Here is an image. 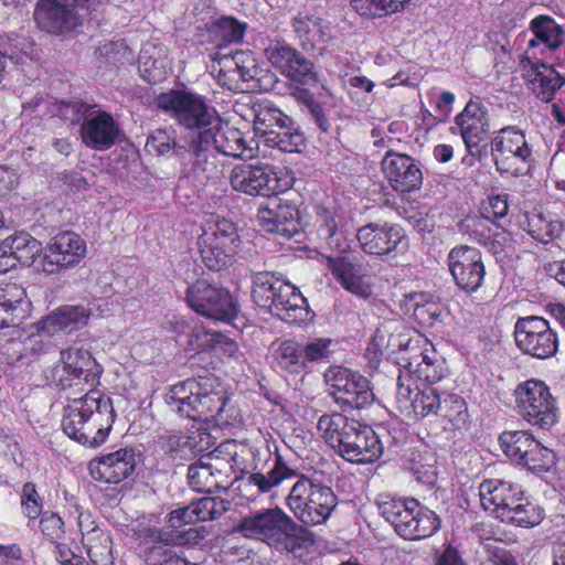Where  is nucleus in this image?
<instances>
[{"label":"nucleus","mask_w":565,"mask_h":565,"mask_svg":"<svg viewBox=\"0 0 565 565\" xmlns=\"http://www.w3.org/2000/svg\"><path fill=\"white\" fill-rule=\"evenodd\" d=\"M90 313L84 306H62L36 322V329L45 335L60 331L72 332L87 324Z\"/></svg>","instance_id":"32"},{"label":"nucleus","mask_w":565,"mask_h":565,"mask_svg":"<svg viewBox=\"0 0 565 565\" xmlns=\"http://www.w3.org/2000/svg\"><path fill=\"white\" fill-rule=\"evenodd\" d=\"M491 152L501 174L524 175L534 163L532 146L525 132L515 126H508L495 132L491 140Z\"/></svg>","instance_id":"10"},{"label":"nucleus","mask_w":565,"mask_h":565,"mask_svg":"<svg viewBox=\"0 0 565 565\" xmlns=\"http://www.w3.org/2000/svg\"><path fill=\"white\" fill-rule=\"evenodd\" d=\"M15 264L31 265L42 250V244L25 232L8 237Z\"/></svg>","instance_id":"51"},{"label":"nucleus","mask_w":565,"mask_h":565,"mask_svg":"<svg viewBox=\"0 0 565 565\" xmlns=\"http://www.w3.org/2000/svg\"><path fill=\"white\" fill-rule=\"evenodd\" d=\"M516 405L522 418L542 429L552 428L558 420L556 401L541 381L529 380L515 391Z\"/></svg>","instance_id":"14"},{"label":"nucleus","mask_w":565,"mask_h":565,"mask_svg":"<svg viewBox=\"0 0 565 565\" xmlns=\"http://www.w3.org/2000/svg\"><path fill=\"white\" fill-rule=\"evenodd\" d=\"M449 271L459 289L467 294L476 292L483 284L486 267L481 253L473 247H454L447 257Z\"/></svg>","instance_id":"20"},{"label":"nucleus","mask_w":565,"mask_h":565,"mask_svg":"<svg viewBox=\"0 0 565 565\" xmlns=\"http://www.w3.org/2000/svg\"><path fill=\"white\" fill-rule=\"evenodd\" d=\"M239 532L248 539L257 540L269 546H287V541L302 532L280 508L258 511L245 516L239 523Z\"/></svg>","instance_id":"12"},{"label":"nucleus","mask_w":565,"mask_h":565,"mask_svg":"<svg viewBox=\"0 0 565 565\" xmlns=\"http://www.w3.org/2000/svg\"><path fill=\"white\" fill-rule=\"evenodd\" d=\"M278 294L268 310L287 323H301L310 319L307 299L291 282L279 284Z\"/></svg>","instance_id":"29"},{"label":"nucleus","mask_w":565,"mask_h":565,"mask_svg":"<svg viewBox=\"0 0 565 565\" xmlns=\"http://www.w3.org/2000/svg\"><path fill=\"white\" fill-rule=\"evenodd\" d=\"M286 505L299 522L316 526L329 520L338 497L329 486L301 475L286 497Z\"/></svg>","instance_id":"5"},{"label":"nucleus","mask_w":565,"mask_h":565,"mask_svg":"<svg viewBox=\"0 0 565 565\" xmlns=\"http://www.w3.org/2000/svg\"><path fill=\"white\" fill-rule=\"evenodd\" d=\"M514 338L516 347L532 358L544 360L557 352V334L542 317L519 318L514 326Z\"/></svg>","instance_id":"17"},{"label":"nucleus","mask_w":565,"mask_h":565,"mask_svg":"<svg viewBox=\"0 0 565 565\" xmlns=\"http://www.w3.org/2000/svg\"><path fill=\"white\" fill-rule=\"evenodd\" d=\"M285 75L291 81L302 85L312 86L318 82V74L315 70L313 63L300 53H298L297 57H295L292 63H290Z\"/></svg>","instance_id":"58"},{"label":"nucleus","mask_w":565,"mask_h":565,"mask_svg":"<svg viewBox=\"0 0 565 565\" xmlns=\"http://www.w3.org/2000/svg\"><path fill=\"white\" fill-rule=\"evenodd\" d=\"M521 226L535 241L548 244L563 232V223L551 213H525Z\"/></svg>","instance_id":"37"},{"label":"nucleus","mask_w":565,"mask_h":565,"mask_svg":"<svg viewBox=\"0 0 565 565\" xmlns=\"http://www.w3.org/2000/svg\"><path fill=\"white\" fill-rule=\"evenodd\" d=\"M224 508L215 498L202 497L188 505H181L167 515V525L170 529H181L188 524L205 522L221 515Z\"/></svg>","instance_id":"30"},{"label":"nucleus","mask_w":565,"mask_h":565,"mask_svg":"<svg viewBox=\"0 0 565 565\" xmlns=\"http://www.w3.org/2000/svg\"><path fill=\"white\" fill-rule=\"evenodd\" d=\"M500 445L505 456L519 465L529 454L531 455L533 448L541 451L537 448V440L524 430L504 431L500 436Z\"/></svg>","instance_id":"42"},{"label":"nucleus","mask_w":565,"mask_h":565,"mask_svg":"<svg viewBox=\"0 0 565 565\" xmlns=\"http://www.w3.org/2000/svg\"><path fill=\"white\" fill-rule=\"evenodd\" d=\"M265 141L269 147L289 153L300 152L306 145L303 134L295 126L291 118L288 124H284V128L269 132Z\"/></svg>","instance_id":"46"},{"label":"nucleus","mask_w":565,"mask_h":565,"mask_svg":"<svg viewBox=\"0 0 565 565\" xmlns=\"http://www.w3.org/2000/svg\"><path fill=\"white\" fill-rule=\"evenodd\" d=\"M318 222L320 223V233L327 239L328 245L342 253L345 252L347 247H342L340 243L342 233L339 230L340 220L337 218L335 214L327 209H320L318 211Z\"/></svg>","instance_id":"56"},{"label":"nucleus","mask_w":565,"mask_h":565,"mask_svg":"<svg viewBox=\"0 0 565 565\" xmlns=\"http://www.w3.org/2000/svg\"><path fill=\"white\" fill-rule=\"evenodd\" d=\"M184 148L175 142V131L173 129H156L147 138L145 149L149 154L163 156L173 150L178 157V149Z\"/></svg>","instance_id":"53"},{"label":"nucleus","mask_w":565,"mask_h":565,"mask_svg":"<svg viewBox=\"0 0 565 565\" xmlns=\"http://www.w3.org/2000/svg\"><path fill=\"white\" fill-rule=\"evenodd\" d=\"M216 334L217 332H211L201 322L195 321L188 337V347L194 352L211 351Z\"/></svg>","instance_id":"60"},{"label":"nucleus","mask_w":565,"mask_h":565,"mask_svg":"<svg viewBox=\"0 0 565 565\" xmlns=\"http://www.w3.org/2000/svg\"><path fill=\"white\" fill-rule=\"evenodd\" d=\"M148 565H190L183 557L177 555L166 544L157 543L147 556Z\"/></svg>","instance_id":"62"},{"label":"nucleus","mask_w":565,"mask_h":565,"mask_svg":"<svg viewBox=\"0 0 565 565\" xmlns=\"http://www.w3.org/2000/svg\"><path fill=\"white\" fill-rule=\"evenodd\" d=\"M275 364L290 373H300L305 370L301 348L292 340L282 341L273 352Z\"/></svg>","instance_id":"50"},{"label":"nucleus","mask_w":565,"mask_h":565,"mask_svg":"<svg viewBox=\"0 0 565 565\" xmlns=\"http://www.w3.org/2000/svg\"><path fill=\"white\" fill-rule=\"evenodd\" d=\"M108 0H39L34 9L38 26L47 33L66 34L82 24L83 10H97Z\"/></svg>","instance_id":"13"},{"label":"nucleus","mask_w":565,"mask_h":565,"mask_svg":"<svg viewBox=\"0 0 565 565\" xmlns=\"http://www.w3.org/2000/svg\"><path fill=\"white\" fill-rule=\"evenodd\" d=\"M527 64L533 71V76L530 79L532 92L542 102L552 100L555 92L565 83V77L556 72L553 66L540 60H532V63Z\"/></svg>","instance_id":"36"},{"label":"nucleus","mask_w":565,"mask_h":565,"mask_svg":"<svg viewBox=\"0 0 565 565\" xmlns=\"http://www.w3.org/2000/svg\"><path fill=\"white\" fill-rule=\"evenodd\" d=\"M435 355L433 347L425 343V348H407L401 358L403 369L397 380L396 405L401 414L409 419L434 417L440 406L443 392L430 385L443 376Z\"/></svg>","instance_id":"3"},{"label":"nucleus","mask_w":565,"mask_h":565,"mask_svg":"<svg viewBox=\"0 0 565 565\" xmlns=\"http://www.w3.org/2000/svg\"><path fill=\"white\" fill-rule=\"evenodd\" d=\"M470 236L493 255H501L513 245L512 236L508 231L502 227L490 228L484 220L473 223Z\"/></svg>","instance_id":"41"},{"label":"nucleus","mask_w":565,"mask_h":565,"mask_svg":"<svg viewBox=\"0 0 565 565\" xmlns=\"http://www.w3.org/2000/svg\"><path fill=\"white\" fill-rule=\"evenodd\" d=\"M30 302L17 284L0 287V329L19 324L28 315Z\"/></svg>","instance_id":"33"},{"label":"nucleus","mask_w":565,"mask_h":565,"mask_svg":"<svg viewBox=\"0 0 565 565\" xmlns=\"http://www.w3.org/2000/svg\"><path fill=\"white\" fill-rule=\"evenodd\" d=\"M537 448L542 451H536L533 448L531 450V455L529 454L526 458H524V460L521 462V465L535 473L546 472L554 466L555 455L551 449L544 447L539 441Z\"/></svg>","instance_id":"59"},{"label":"nucleus","mask_w":565,"mask_h":565,"mask_svg":"<svg viewBox=\"0 0 565 565\" xmlns=\"http://www.w3.org/2000/svg\"><path fill=\"white\" fill-rule=\"evenodd\" d=\"M508 212L509 203L507 194H497L488 198L481 210L482 217L492 222L504 218Z\"/></svg>","instance_id":"64"},{"label":"nucleus","mask_w":565,"mask_h":565,"mask_svg":"<svg viewBox=\"0 0 565 565\" xmlns=\"http://www.w3.org/2000/svg\"><path fill=\"white\" fill-rule=\"evenodd\" d=\"M324 22L326 20L319 15L306 11L294 17L291 24L305 50L308 51V43L317 35Z\"/></svg>","instance_id":"52"},{"label":"nucleus","mask_w":565,"mask_h":565,"mask_svg":"<svg viewBox=\"0 0 565 565\" xmlns=\"http://www.w3.org/2000/svg\"><path fill=\"white\" fill-rule=\"evenodd\" d=\"M215 471L220 473L218 466L202 457L189 467V484L198 492H212L214 488L218 487Z\"/></svg>","instance_id":"48"},{"label":"nucleus","mask_w":565,"mask_h":565,"mask_svg":"<svg viewBox=\"0 0 565 565\" xmlns=\"http://www.w3.org/2000/svg\"><path fill=\"white\" fill-rule=\"evenodd\" d=\"M328 269L340 286L361 299L373 295L372 276L364 273L362 265L351 262L348 257H327Z\"/></svg>","instance_id":"25"},{"label":"nucleus","mask_w":565,"mask_h":565,"mask_svg":"<svg viewBox=\"0 0 565 565\" xmlns=\"http://www.w3.org/2000/svg\"><path fill=\"white\" fill-rule=\"evenodd\" d=\"M198 245L205 266L221 270L238 254L242 239L232 221L212 216L203 225Z\"/></svg>","instance_id":"7"},{"label":"nucleus","mask_w":565,"mask_h":565,"mask_svg":"<svg viewBox=\"0 0 565 565\" xmlns=\"http://www.w3.org/2000/svg\"><path fill=\"white\" fill-rule=\"evenodd\" d=\"M353 427H356V420L350 419L340 413L322 415L317 423L320 437L337 452Z\"/></svg>","instance_id":"40"},{"label":"nucleus","mask_w":565,"mask_h":565,"mask_svg":"<svg viewBox=\"0 0 565 565\" xmlns=\"http://www.w3.org/2000/svg\"><path fill=\"white\" fill-rule=\"evenodd\" d=\"M21 508L23 514L30 520H36L42 512V503L40 500V495L35 489V484L32 482H26L22 487L21 492Z\"/></svg>","instance_id":"61"},{"label":"nucleus","mask_w":565,"mask_h":565,"mask_svg":"<svg viewBox=\"0 0 565 565\" xmlns=\"http://www.w3.org/2000/svg\"><path fill=\"white\" fill-rule=\"evenodd\" d=\"M282 277L270 271L256 273L253 276L252 297L258 307L268 309L278 294L279 284H287Z\"/></svg>","instance_id":"45"},{"label":"nucleus","mask_w":565,"mask_h":565,"mask_svg":"<svg viewBox=\"0 0 565 565\" xmlns=\"http://www.w3.org/2000/svg\"><path fill=\"white\" fill-rule=\"evenodd\" d=\"M86 242L75 232L65 231L53 236L44 248L41 268L57 274L76 267L86 256Z\"/></svg>","instance_id":"19"},{"label":"nucleus","mask_w":565,"mask_h":565,"mask_svg":"<svg viewBox=\"0 0 565 565\" xmlns=\"http://www.w3.org/2000/svg\"><path fill=\"white\" fill-rule=\"evenodd\" d=\"M199 382L201 390L193 408V420H214L217 425L227 423L223 416L228 399L224 386L213 379H200Z\"/></svg>","instance_id":"27"},{"label":"nucleus","mask_w":565,"mask_h":565,"mask_svg":"<svg viewBox=\"0 0 565 565\" xmlns=\"http://www.w3.org/2000/svg\"><path fill=\"white\" fill-rule=\"evenodd\" d=\"M338 454L353 463H369L382 456L383 446L372 428L356 422Z\"/></svg>","instance_id":"23"},{"label":"nucleus","mask_w":565,"mask_h":565,"mask_svg":"<svg viewBox=\"0 0 565 565\" xmlns=\"http://www.w3.org/2000/svg\"><path fill=\"white\" fill-rule=\"evenodd\" d=\"M543 519L544 510L524 498L521 504H518L508 524L521 527H533L539 525Z\"/></svg>","instance_id":"57"},{"label":"nucleus","mask_w":565,"mask_h":565,"mask_svg":"<svg viewBox=\"0 0 565 565\" xmlns=\"http://www.w3.org/2000/svg\"><path fill=\"white\" fill-rule=\"evenodd\" d=\"M515 483L502 479L483 480L479 486V498L482 508L492 516L507 513L501 505L512 498L511 491Z\"/></svg>","instance_id":"39"},{"label":"nucleus","mask_w":565,"mask_h":565,"mask_svg":"<svg viewBox=\"0 0 565 565\" xmlns=\"http://www.w3.org/2000/svg\"><path fill=\"white\" fill-rule=\"evenodd\" d=\"M102 373L103 367L88 350L70 347L60 352L58 362L47 375L71 399L64 408L63 431L89 448L105 443L116 417L111 399L96 390Z\"/></svg>","instance_id":"1"},{"label":"nucleus","mask_w":565,"mask_h":565,"mask_svg":"<svg viewBox=\"0 0 565 565\" xmlns=\"http://www.w3.org/2000/svg\"><path fill=\"white\" fill-rule=\"evenodd\" d=\"M40 529L44 536L51 541H57L64 536V521L53 511H44L40 514Z\"/></svg>","instance_id":"63"},{"label":"nucleus","mask_w":565,"mask_h":565,"mask_svg":"<svg viewBox=\"0 0 565 565\" xmlns=\"http://www.w3.org/2000/svg\"><path fill=\"white\" fill-rule=\"evenodd\" d=\"M185 299L195 312L210 319L230 323L238 312L228 290L205 279L189 286Z\"/></svg>","instance_id":"15"},{"label":"nucleus","mask_w":565,"mask_h":565,"mask_svg":"<svg viewBox=\"0 0 565 565\" xmlns=\"http://www.w3.org/2000/svg\"><path fill=\"white\" fill-rule=\"evenodd\" d=\"M444 430L455 431L468 427L469 414L466 401L457 394L443 392L440 406L434 416Z\"/></svg>","instance_id":"34"},{"label":"nucleus","mask_w":565,"mask_h":565,"mask_svg":"<svg viewBox=\"0 0 565 565\" xmlns=\"http://www.w3.org/2000/svg\"><path fill=\"white\" fill-rule=\"evenodd\" d=\"M254 129L259 136L268 137V134L288 124L289 116L275 107L270 102H262L254 106Z\"/></svg>","instance_id":"44"},{"label":"nucleus","mask_w":565,"mask_h":565,"mask_svg":"<svg viewBox=\"0 0 565 565\" xmlns=\"http://www.w3.org/2000/svg\"><path fill=\"white\" fill-rule=\"evenodd\" d=\"M264 53L271 65L279 68L281 73L285 74L299 52L285 41L273 40L269 42L268 46L265 47Z\"/></svg>","instance_id":"55"},{"label":"nucleus","mask_w":565,"mask_h":565,"mask_svg":"<svg viewBox=\"0 0 565 565\" xmlns=\"http://www.w3.org/2000/svg\"><path fill=\"white\" fill-rule=\"evenodd\" d=\"M412 0H351L354 11L363 18L380 19L402 12Z\"/></svg>","instance_id":"47"},{"label":"nucleus","mask_w":565,"mask_h":565,"mask_svg":"<svg viewBox=\"0 0 565 565\" xmlns=\"http://www.w3.org/2000/svg\"><path fill=\"white\" fill-rule=\"evenodd\" d=\"M455 122L469 152L479 147L489 131L488 110L480 102L470 100Z\"/></svg>","instance_id":"28"},{"label":"nucleus","mask_w":565,"mask_h":565,"mask_svg":"<svg viewBox=\"0 0 565 565\" xmlns=\"http://www.w3.org/2000/svg\"><path fill=\"white\" fill-rule=\"evenodd\" d=\"M158 107L181 127L199 131L217 113L207 98L190 89H171L157 97Z\"/></svg>","instance_id":"11"},{"label":"nucleus","mask_w":565,"mask_h":565,"mask_svg":"<svg viewBox=\"0 0 565 565\" xmlns=\"http://www.w3.org/2000/svg\"><path fill=\"white\" fill-rule=\"evenodd\" d=\"M333 340L331 338H311L301 348L305 370L311 363L327 362L332 353Z\"/></svg>","instance_id":"54"},{"label":"nucleus","mask_w":565,"mask_h":565,"mask_svg":"<svg viewBox=\"0 0 565 565\" xmlns=\"http://www.w3.org/2000/svg\"><path fill=\"white\" fill-rule=\"evenodd\" d=\"M324 379L334 402L349 408H365L373 404L374 394L366 377L343 366H330Z\"/></svg>","instance_id":"16"},{"label":"nucleus","mask_w":565,"mask_h":565,"mask_svg":"<svg viewBox=\"0 0 565 565\" xmlns=\"http://www.w3.org/2000/svg\"><path fill=\"white\" fill-rule=\"evenodd\" d=\"M297 477V471L290 468L281 457H277L274 466L266 473L254 472L247 478L248 484L259 493H268L282 481Z\"/></svg>","instance_id":"43"},{"label":"nucleus","mask_w":565,"mask_h":565,"mask_svg":"<svg viewBox=\"0 0 565 565\" xmlns=\"http://www.w3.org/2000/svg\"><path fill=\"white\" fill-rule=\"evenodd\" d=\"M210 57V74L220 86L232 92H244L256 87L249 83L256 81L259 68L248 52H232L226 46H218Z\"/></svg>","instance_id":"8"},{"label":"nucleus","mask_w":565,"mask_h":565,"mask_svg":"<svg viewBox=\"0 0 565 565\" xmlns=\"http://www.w3.org/2000/svg\"><path fill=\"white\" fill-rule=\"evenodd\" d=\"M62 105L65 117L68 111H72L73 116L68 117L72 122L83 119L79 136L86 148L94 151H107L119 140L120 126L110 113L82 102L62 103Z\"/></svg>","instance_id":"6"},{"label":"nucleus","mask_w":565,"mask_h":565,"mask_svg":"<svg viewBox=\"0 0 565 565\" xmlns=\"http://www.w3.org/2000/svg\"><path fill=\"white\" fill-rule=\"evenodd\" d=\"M360 248L370 256H396L408 248L404 228L393 223H367L356 231Z\"/></svg>","instance_id":"18"},{"label":"nucleus","mask_w":565,"mask_h":565,"mask_svg":"<svg viewBox=\"0 0 565 565\" xmlns=\"http://www.w3.org/2000/svg\"><path fill=\"white\" fill-rule=\"evenodd\" d=\"M412 300L414 301L413 315L420 324L430 327L441 320L446 308L439 300L424 292L413 295Z\"/></svg>","instance_id":"49"},{"label":"nucleus","mask_w":565,"mask_h":565,"mask_svg":"<svg viewBox=\"0 0 565 565\" xmlns=\"http://www.w3.org/2000/svg\"><path fill=\"white\" fill-rule=\"evenodd\" d=\"M533 38L529 41L522 62L532 63L545 51H555L565 41V31L553 18L539 15L530 23Z\"/></svg>","instance_id":"26"},{"label":"nucleus","mask_w":565,"mask_h":565,"mask_svg":"<svg viewBox=\"0 0 565 565\" xmlns=\"http://www.w3.org/2000/svg\"><path fill=\"white\" fill-rule=\"evenodd\" d=\"M379 511L404 540L430 537L441 526V520L435 511L411 497H384L379 501Z\"/></svg>","instance_id":"4"},{"label":"nucleus","mask_w":565,"mask_h":565,"mask_svg":"<svg viewBox=\"0 0 565 565\" xmlns=\"http://www.w3.org/2000/svg\"><path fill=\"white\" fill-rule=\"evenodd\" d=\"M171 67L172 61L166 46L153 42L142 45L138 57V68L143 81L151 85L161 83L167 78Z\"/></svg>","instance_id":"31"},{"label":"nucleus","mask_w":565,"mask_h":565,"mask_svg":"<svg viewBox=\"0 0 565 565\" xmlns=\"http://www.w3.org/2000/svg\"><path fill=\"white\" fill-rule=\"evenodd\" d=\"M292 183L294 178L288 171L269 164L241 163L230 173L232 189L252 196H276L289 190Z\"/></svg>","instance_id":"9"},{"label":"nucleus","mask_w":565,"mask_h":565,"mask_svg":"<svg viewBox=\"0 0 565 565\" xmlns=\"http://www.w3.org/2000/svg\"><path fill=\"white\" fill-rule=\"evenodd\" d=\"M256 148L253 139L247 140L239 129L231 127L216 114L191 138L188 148L177 150L180 173L193 183L203 184L221 174L218 154L253 158Z\"/></svg>","instance_id":"2"},{"label":"nucleus","mask_w":565,"mask_h":565,"mask_svg":"<svg viewBox=\"0 0 565 565\" xmlns=\"http://www.w3.org/2000/svg\"><path fill=\"white\" fill-rule=\"evenodd\" d=\"M201 385L199 380L188 379L172 385L166 396L167 404L172 411L190 419L194 418V406L200 396Z\"/></svg>","instance_id":"38"},{"label":"nucleus","mask_w":565,"mask_h":565,"mask_svg":"<svg viewBox=\"0 0 565 565\" xmlns=\"http://www.w3.org/2000/svg\"><path fill=\"white\" fill-rule=\"evenodd\" d=\"M382 170L391 186L401 193L418 190L423 183V172L414 158L388 151L382 160Z\"/></svg>","instance_id":"21"},{"label":"nucleus","mask_w":565,"mask_h":565,"mask_svg":"<svg viewBox=\"0 0 565 565\" xmlns=\"http://www.w3.org/2000/svg\"><path fill=\"white\" fill-rule=\"evenodd\" d=\"M136 467V456L131 448L116 451L93 459L88 470L95 481L117 484L128 478Z\"/></svg>","instance_id":"22"},{"label":"nucleus","mask_w":565,"mask_h":565,"mask_svg":"<svg viewBox=\"0 0 565 565\" xmlns=\"http://www.w3.org/2000/svg\"><path fill=\"white\" fill-rule=\"evenodd\" d=\"M257 221L264 231L286 237L296 235L301 228L299 210L290 201L275 200L262 205L258 209Z\"/></svg>","instance_id":"24"},{"label":"nucleus","mask_w":565,"mask_h":565,"mask_svg":"<svg viewBox=\"0 0 565 565\" xmlns=\"http://www.w3.org/2000/svg\"><path fill=\"white\" fill-rule=\"evenodd\" d=\"M214 446L213 436L202 426L190 430L182 436L169 438V450L175 452L179 458H189L209 451Z\"/></svg>","instance_id":"35"}]
</instances>
